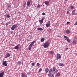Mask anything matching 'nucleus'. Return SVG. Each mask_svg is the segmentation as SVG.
I'll use <instances>...</instances> for the list:
<instances>
[{
    "label": "nucleus",
    "instance_id": "0eeeda50",
    "mask_svg": "<svg viewBox=\"0 0 77 77\" xmlns=\"http://www.w3.org/2000/svg\"><path fill=\"white\" fill-rule=\"evenodd\" d=\"M11 56V54L9 53H7L6 56L5 57V58H7V57H10Z\"/></svg>",
    "mask_w": 77,
    "mask_h": 77
},
{
    "label": "nucleus",
    "instance_id": "f257e3e1",
    "mask_svg": "<svg viewBox=\"0 0 77 77\" xmlns=\"http://www.w3.org/2000/svg\"><path fill=\"white\" fill-rule=\"evenodd\" d=\"M49 45H50V43L48 42H47L44 43L43 47L44 48H47L49 46Z\"/></svg>",
    "mask_w": 77,
    "mask_h": 77
},
{
    "label": "nucleus",
    "instance_id": "8fccbe9b",
    "mask_svg": "<svg viewBox=\"0 0 77 77\" xmlns=\"http://www.w3.org/2000/svg\"><path fill=\"white\" fill-rule=\"evenodd\" d=\"M5 13H6V12L5 11Z\"/></svg>",
    "mask_w": 77,
    "mask_h": 77
},
{
    "label": "nucleus",
    "instance_id": "58836bf2",
    "mask_svg": "<svg viewBox=\"0 0 77 77\" xmlns=\"http://www.w3.org/2000/svg\"><path fill=\"white\" fill-rule=\"evenodd\" d=\"M27 74L29 75L31 74V72H28Z\"/></svg>",
    "mask_w": 77,
    "mask_h": 77
},
{
    "label": "nucleus",
    "instance_id": "7ed1b4c3",
    "mask_svg": "<svg viewBox=\"0 0 77 77\" xmlns=\"http://www.w3.org/2000/svg\"><path fill=\"white\" fill-rule=\"evenodd\" d=\"M17 27H18V25H17V24H14L13 25L11 29V30H14V29H15V28H17Z\"/></svg>",
    "mask_w": 77,
    "mask_h": 77
},
{
    "label": "nucleus",
    "instance_id": "72a5a7b5",
    "mask_svg": "<svg viewBox=\"0 0 77 77\" xmlns=\"http://www.w3.org/2000/svg\"><path fill=\"white\" fill-rule=\"evenodd\" d=\"M37 8H41V5L39 4H38Z\"/></svg>",
    "mask_w": 77,
    "mask_h": 77
},
{
    "label": "nucleus",
    "instance_id": "6e6552de",
    "mask_svg": "<svg viewBox=\"0 0 77 77\" xmlns=\"http://www.w3.org/2000/svg\"><path fill=\"white\" fill-rule=\"evenodd\" d=\"M5 74V72H2V73H0V77H3Z\"/></svg>",
    "mask_w": 77,
    "mask_h": 77
},
{
    "label": "nucleus",
    "instance_id": "49530a36",
    "mask_svg": "<svg viewBox=\"0 0 77 77\" xmlns=\"http://www.w3.org/2000/svg\"><path fill=\"white\" fill-rule=\"evenodd\" d=\"M57 36V37H59V38H60V36H59V35H58Z\"/></svg>",
    "mask_w": 77,
    "mask_h": 77
},
{
    "label": "nucleus",
    "instance_id": "603ef678",
    "mask_svg": "<svg viewBox=\"0 0 77 77\" xmlns=\"http://www.w3.org/2000/svg\"><path fill=\"white\" fill-rule=\"evenodd\" d=\"M76 55H77V53H76Z\"/></svg>",
    "mask_w": 77,
    "mask_h": 77
},
{
    "label": "nucleus",
    "instance_id": "f03ea898",
    "mask_svg": "<svg viewBox=\"0 0 77 77\" xmlns=\"http://www.w3.org/2000/svg\"><path fill=\"white\" fill-rule=\"evenodd\" d=\"M35 42V41H34L32 42L31 44H30L29 45V47L28 49L29 50H31V48H32V46H33V45L34 43Z\"/></svg>",
    "mask_w": 77,
    "mask_h": 77
},
{
    "label": "nucleus",
    "instance_id": "9d476101",
    "mask_svg": "<svg viewBox=\"0 0 77 77\" xmlns=\"http://www.w3.org/2000/svg\"><path fill=\"white\" fill-rule=\"evenodd\" d=\"M3 65L4 66H7V63H6V61H3Z\"/></svg>",
    "mask_w": 77,
    "mask_h": 77
},
{
    "label": "nucleus",
    "instance_id": "473e14b6",
    "mask_svg": "<svg viewBox=\"0 0 77 77\" xmlns=\"http://www.w3.org/2000/svg\"><path fill=\"white\" fill-rule=\"evenodd\" d=\"M48 76H49V77H51V73H49L48 74Z\"/></svg>",
    "mask_w": 77,
    "mask_h": 77
},
{
    "label": "nucleus",
    "instance_id": "c9c22d12",
    "mask_svg": "<svg viewBox=\"0 0 77 77\" xmlns=\"http://www.w3.org/2000/svg\"><path fill=\"white\" fill-rule=\"evenodd\" d=\"M39 65H40V64L38 63H37V66H39Z\"/></svg>",
    "mask_w": 77,
    "mask_h": 77
},
{
    "label": "nucleus",
    "instance_id": "2eb2a0df",
    "mask_svg": "<svg viewBox=\"0 0 77 77\" xmlns=\"http://www.w3.org/2000/svg\"><path fill=\"white\" fill-rule=\"evenodd\" d=\"M75 10H74L72 12V15H75Z\"/></svg>",
    "mask_w": 77,
    "mask_h": 77
},
{
    "label": "nucleus",
    "instance_id": "393cba45",
    "mask_svg": "<svg viewBox=\"0 0 77 77\" xmlns=\"http://www.w3.org/2000/svg\"><path fill=\"white\" fill-rule=\"evenodd\" d=\"M47 31H48L49 33H51V29H48L47 30Z\"/></svg>",
    "mask_w": 77,
    "mask_h": 77
},
{
    "label": "nucleus",
    "instance_id": "ddd939ff",
    "mask_svg": "<svg viewBox=\"0 0 77 77\" xmlns=\"http://www.w3.org/2000/svg\"><path fill=\"white\" fill-rule=\"evenodd\" d=\"M45 4L46 5L48 6V5H49V2H48V1H45Z\"/></svg>",
    "mask_w": 77,
    "mask_h": 77
},
{
    "label": "nucleus",
    "instance_id": "864d4df0",
    "mask_svg": "<svg viewBox=\"0 0 77 77\" xmlns=\"http://www.w3.org/2000/svg\"><path fill=\"white\" fill-rule=\"evenodd\" d=\"M76 34H77V33H76Z\"/></svg>",
    "mask_w": 77,
    "mask_h": 77
},
{
    "label": "nucleus",
    "instance_id": "20e7f679",
    "mask_svg": "<svg viewBox=\"0 0 77 77\" xmlns=\"http://www.w3.org/2000/svg\"><path fill=\"white\" fill-rule=\"evenodd\" d=\"M64 38H65L66 39L67 41L69 43L71 42V40H69V39L68 38V37L64 35Z\"/></svg>",
    "mask_w": 77,
    "mask_h": 77
},
{
    "label": "nucleus",
    "instance_id": "c85d7f7f",
    "mask_svg": "<svg viewBox=\"0 0 77 77\" xmlns=\"http://www.w3.org/2000/svg\"><path fill=\"white\" fill-rule=\"evenodd\" d=\"M52 69H53V71H55V70H56V68H55V67H53L52 68Z\"/></svg>",
    "mask_w": 77,
    "mask_h": 77
},
{
    "label": "nucleus",
    "instance_id": "a18cd8bd",
    "mask_svg": "<svg viewBox=\"0 0 77 77\" xmlns=\"http://www.w3.org/2000/svg\"><path fill=\"white\" fill-rule=\"evenodd\" d=\"M67 14H69V11H67V13H66Z\"/></svg>",
    "mask_w": 77,
    "mask_h": 77
},
{
    "label": "nucleus",
    "instance_id": "7c9ffc66",
    "mask_svg": "<svg viewBox=\"0 0 77 77\" xmlns=\"http://www.w3.org/2000/svg\"><path fill=\"white\" fill-rule=\"evenodd\" d=\"M10 24V22H8L6 24V26H7L8 25Z\"/></svg>",
    "mask_w": 77,
    "mask_h": 77
},
{
    "label": "nucleus",
    "instance_id": "37998d69",
    "mask_svg": "<svg viewBox=\"0 0 77 77\" xmlns=\"http://www.w3.org/2000/svg\"><path fill=\"white\" fill-rule=\"evenodd\" d=\"M55 72L56 73L57 72H58V70H56L55 71Z\"/></svg>",
    "mask_w": 77,
    "mask_h": 77
},
{
    "label": "nucleus",
    "instance_id": "4be33fe9",
    "mask_svg": "<svg viewBox=\"0 0 77 77\" xmlns=\"http://www.w3.org/2000/svg\"><path fill=\"white\" fill-rule=\"evenodd\" d=\"M37 30H40V31L43 30V29H42V28L40 27L38 28H37Z\"/></svg>",
    "mask_w": 77,
    "mask_h": 77
},
{
    "label": "nucleus",
    "instance_id": "a19ab883",
    "mask_svg": "<svg viewBox=\"0 0 77 77\" xmlns=\"http://www.w3.org/2000/svg\"><path fill=\"white\" fill-rule=\"evenodd\" d=\"M42 14L43 15H45V13H43Z\"/></svg>",
    "mask_w": 77,
    "mask_h": 77
},
{
    "label": "nucleus",
    "instance_id": "a878e982",
    "mask_svg": "<svg viewBox=\"0 0 77 77\" xmlns=\"http://www.w3.org/2000/svg\"><path fill=\"white\" fill-rule=\"evenodd\" d=\"M45 40V39L44 38H42L41 39V42H44Z\"/></svg>",
    "mask_w": 77,
    "mask_h": 77
},
{
    "label": "nucleus",
    "instance_id": "2f4dec72",
    "mask_svg": "<svg viewBox=\"0 0 77 77\" xmlns=\"http://www.w3.org/2000/svg\"><path fill=\"white\" fill-rule=\"evenodd\" d=\"M31 65L32 66H34L35 65V63H32L31 64Z\"/></svg>",
    "mask_w": 77,
    "mask_h": 77
},
{
    "label": "nucleus",
    "instance_id": "39448f33",
    "mask_svg": "<svg viewBox=\"0 0 77 77\" xmlns=\"http://www.w3.org/2000/svg\"><path fill=\"white\" fill-rule=\"evenodd\" d=\"M44 18H45V17H43L42 19V20H39V22L40 23L41 25H42V24L43 23V22L44 21Z\"/></svg>",
    "mask_w": 77,
    "mask_h": 77
},
{
    "label": "nucleus",
    "instance_id": "5701e85b",
    "mask_svg": "<svg viewBox=\"0 0 77 77\" xmlns=\"http://www.w3.org/2000/svg\"><path fill=\"white\" fill-rule=\"evenodd\" d=\"M49 73H51V72H53V69H50L49 70Z\"/></svg>",
    "mask_w": 77,
    "mask_h": 77
},
{
    "label": "nucleus",
    "instance_id": "4c0bfd02",
    "mask_svg": "<svg viewBox=\"0 0 77 77\" xmlns=\"http://www.w3.org/2000/svg\"><path fill=\"white\" fill-rule=\"evenodd\" d=\"M74 26H77V22L75 23L74 24Z\"/></svg>",
    "mask_w": 77,
    "mask_h": 77
},
{
    "label": "nucleus",
    "instance_id": "6ab92c4d",
    "mask_svg": "<svg viewBox=\"0 0 77 77\" xmlns=\"http://www.w3.org/2000/svg\"><path fill=\"white\" fill-rule=\"evenodd\" d=\"M66 33L67 34H69L70 33V30H66Z\"/></svg>",
    "mask_w": 77,
    "mask_h": 77
},
{
    "label": "nucleus",
    "instance_id": "3c124183",
    "mask_svg": "<svg viewBox=\"0 0 77 77\" xmlns=\"http://www.w3.org/2000/svg\"><path fill=\"white\" fill-rule=\"evenodd\" d=\"M75 38H76V37H75Z\"/></svg>",
    "mask_w": 77,
    "mask_h": 77
},
{
    "label": "nucleus",
    "instance_id": "c03bdc74",
    "mask_svg": "<svg viewBox=\"0 0 77 77\" xmlns=\"http://www.w3.org/2000/svg\"><path fill=\"white\" fill-rule=\"evenodd\" d=\"M51 77H54V75H53V74H52V75Z\"/></svg>",
    "mask_w": 77,
    "mask_h": 77
},
{
    "label": "nucleus",
    "instance_id": "f704fd0d",
    "mask_svg": "<svg viewBox=\"0 0 77 77\" xmlns=\"http://www.w3.org/2000/svg\"><path fill=\"white\" fill-rule=\"evenodd\" d=\"M6 17H7V18H9V17H11V16H9V15H7Z\"/></svg>",
    "mask_w": 77,
    "mask_h": 77
},
{
    "label": "nucleus",
    "instance_id": "bb28decb",
    "mask_svg": "<svg viewBox=\"0 0 77 77\" xmlns=\"http://www.w3.org/2000/svg\"><path fill=\"white\" fill-rule=\"evenodd\" d=\"M72 43L74 44H77V42H76L75 41H73L72 42Z\"/></svg>",
    "mask_w": 77,
    "mask_h": 77
},
{
    "label": "nucleus",
    "instance_id": "f8f14e48",
    "mask_svg": "<svg viewBox=\"0 0 77 77\" xmlns=\"http://www.w3.org/2000/svg\"><path fill=\"white\" fill-rule=\"evenodd\" d=\"M21 77H27V75H25V74L24 73H21Z\"/></svg>",
    "mask_w": 77,
    "mask_h": 77
},
{
    "label": "nucleus",
    "instance_id": "f3484780",
    "mask_svg": "<svg viewBox=\"0 0 77 77\" xmlns=\"http://www.w3.org/2000/svg\"><path fill=\"white\" fill-rule=\"evenodd\" d=\"M48 71H49V69H48V68H47L45 69V72L46 73H47L48 72Z\"/></svg>",
    "mask_w": 77,
    "mask_h": 77
},
{
    "label": "nucleus",
    "instance_id": "aec40b11",
    "mask_svg": "<svg viewBox=\"0 0 77 77\" xmlns=\"http://www.w3.org/2000/svg\"><path fill=\"white\" fill-rule=\"evenodd\" d=\"M60 75V73H57L56 74V76L57 77H59Z\"/></svg>",
    "mask_w": 77,
    "mask_h": 77
},
{
    "label": "nucleus",
    "instance_id": "412c9836",
    "mask_svg": "<svg viewBox=\"0 0 77 77\" xmlns=\"http://www.w3.org/2000/svg\"><path fill=\"white\" fill-rule=\"evenodd\" d=\"M49 23H47L46 24V26L47 27H48L49 26H50V22L49 21Z\"/></svg>",
    "mask_w": 77,
    "mask_h": 77
},
{
    "label": "nucleus",
    "instance_id": "c756f323",
    "mask_svg": "<svg viewBox=\"0 0 77 77\" xmlns=\"http://www.w3.org/2000/svg\"><path fill=\"white\" fill-rule=\"evenodd\" d=\"M74 6H72L70 7V9H74Z\"/></svg>",
    "mask_w": 77,
    "mask_h": 77
},
{
    "label": "nucleus",
    "instance_id": "b1692460",
    "mask_svg": "<svg viewBox=\"0 0 77 77\" xmlns=\"http://www.w3.org/2000/svg\"><path fill=\"white\" fill-rule=\"evenodd\" d=\"M58 65L60 66H63V65L64 64H63V63H59Z\"/></svg>",
    "mask_w": 77,
    "mask_h": 77
},
{
    "label": "nucleus",
    "instance_id": "ea45409f",
    "mask_svg": "<svg viewBox=\"0 0 77 77\" xmlns=\"http://www.w3.org/2000/svg\"><path fill=\"white\" fill-rule=\"evenodd\" d=\"M70 23V22H67L66 23V24H68Z\"/></svg>",
    "mask_w": 77,
    "mask_h": 77
},
{
    "label": "nucleus",
    "instance_id": "09e8293b",
    "mask_svg": "<svg viewBox=\"0 0 77 77\" xmlns=\"http://www.w3.org/2000/svg\"><path fill=\"white\" fill-rule=\"evenodd\" d=\"M68 0H65V1H66V2H67V1Z\"/></svg>",
    "mask_w": 77,
    "mask_h": 77
},
{
    "label": "nucleus",
    "instance_id": "1a4fd4ad",
    "mask_svg": "<svg viewBox=\"0 0 77 77\" xmlns=\"http://www.w3.org/2000/svg\"><path fill=\"white\" fill-rule=\"evenodd\" d=\"M30 2H32V0H30V1H28L27 3H26V5H27V6H29L30 5Z\"/></svg>",
    "mask_w": 77,
    "mask_h": 77
},
{
    "label": "nucleus",
    "instance_id": "423d86ee",
    "mask_svg": "<svg viewBox=\"0 0 77 77\" xmlns=\"http://www.w3.org/2000/svg\"><path fill=\"white\" fill-rule=\"evenodd\" d=\"M57 60H58L59 59H60V58H61V57L60 54H57Z\"/></svg>",
    "mask_w": 77,
    "mask_h": 77
},
{
    "label": "nucleus",
    "instance_id": "cd10ccee",
    "mask_svg": "<svg viewBox=\"0 0 77 77\" xmlns=\"http://www.w3.org/2000/svg\"><path fill=\"white\" fill-rule=\"evenodd\" d=\"M42 68L40 69L39 70V71L38 72V73H39L41 71H42Z\"/></svg>",
    "mask_w": 77,
    "mask_h": 77
},
{
    "label": "nucleus",
    "instance_id": "9b49d317",
    "mask_svg": "<svg viewBox=\"0 0 77 77\" xmlns=\"http://www.w3.org/2000/svg\"><path fill=\"white\" fill-rule=\"evenodd\" d=\"M19 45H20L18 44L15 47V49L16 50H18V49H19V46H18Z\"/></svg>",
    "mask_w": 77,
    "mask_h": 77
},
{
    "label": "nucleus",
    "instance_id": "dca6fc26",
    "mask_svg": "<svg viewBox=\"0 0 77 77\" xmlns=\"http://www.w3.org/2000/svg\"><path fill=\"white\" fill-rule=\"evenodd\" d=\"M54 53V51H49V54H53Z\"/></svg>",
    "mask_w": 77,
    "mask_h": 77
},
{
    "label": "nucleus",
    "instance_id": "e433bc0d",
    "mask_svg": "<svg viewBox=\"0 0 77 77\" xmlns=\"http://www.w3.org/2000/svg\"><path fill=\"white\" fill-rule=\"evenodd\" d=\"M26 3L23 4V6H24V7H25L26 6Z\"/></svg>",
    "mask_w": 77,
    "mask_h": 77
},
{
    "label": "nucleus",
    "instance_id": "de8ad7c7",
    "mask_svg": "<svg viewBox=\"0 0 77 77\" xmlns=\"http://www.w3.org/2000/svg\"><path fill=\"white\" fill-rule=\"evenodd\" d=\"M54 74H56V72H55V71H54Z\"/></svg>",
    "mask_w": 77,
    "mask_h": 77
},
{
    "label": "nucleus",
    "instance_id": "4468645a",
    "mask_svg": "<svg viewBox=\"0 0 77 77\" xmlns=\"http://www.w3.org/2000/svg\"><path fill=\"white\" fill-rule=\"evenodd\" d=\"M21 64H22V62H21V61H18L17 65H21Z\"/></svg>",
    "mask_w": 77,
    "mask_h": 77
},
{
    "label": "nucleus",
    "instance_id": "a211bd4d",
    "mask_svg": "<svg viewBox=\"0 0 77 77\" xmlns=\"http://www.w3.org/2000/svg\"><path fill=\"white\" fill-rule=\"evenodd\" d=\"M7 7H8V8H9V9H11V8H12V7H11V5H10V4H7Z\"/></svg>",
    "mask_w": 77,
    "mask_h": 77
},
{
    "label": "nucleus",
    "instance_id": "79ce46f5",
    "mask_svg": "<svg viewBox=\"0 0 77 77\" xmlns=\"http://www.w3.org/2000/svg\"><path fill=\"white\" fill-rule=\"evenodd\" d=\"M68 49V48H66L65 50L66 51V50H67Z\"/></svg>",
    "mask_w": 77,
    "mask_h": 77
}]
</instances>
